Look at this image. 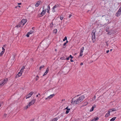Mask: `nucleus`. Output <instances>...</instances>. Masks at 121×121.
<instances>
[{
    "label": "nucleus",
    "instance_id": "72a5a7b5",
    "mask_svg": "<svg viewBox=\"0 0 121 121\" xmlns=\"http://www.w3.org/2000/svg\"><path fill=\"white\" fill-rule=\"evenodd\" d=\"M67 38L66 37H65L63 39V41H65V40H67Z\"/></svg>",
    "mask_w": 121,
    "mask_h": 121
},
{
    "label": "nucleus",
    "instance_id": "09e8293b",
    "mask_svg": "<svg viewBox=\"0 0 121 121\" xmlns=\"http://www.w3.org/2000/svg\"><path fill=\"white\" fill-rule=\"evenodd\" d=\"M109 50H108L106 51V53H108L109 52Z\"/></svg>",
    "mask_w": 121,
    "mask_h": 121
},
{
    "label": "nucleus",
    "instance_id": "0eeeda50",
    "mask_svg": "<svg viewBox=\"0 0 121 121\" xmlns=\"http://www.w3.org/2000/svg\"><path fill=\"white\" fill-rule=\"evenodd\" d=\"M121 12L118 10L116 14V16L117 17H119L121 14Z\"/></svg>",
    "mask_w": 121,
    "mask_h": 121
},
{
    "label": "nucleus",
    "instance_id": "473e14b6",
    "mask_svg": "<svg viewBox=\"0 0 121 121\" xmlns=\"http://www.w3.org/2000/svg\"><path fill=\"white\" fill-rule=\"evenodd\" d=\"M4 85V84L3 83H2V82H1L0 83V87Z\"/></svg>",
    "mask_w": 121,
    "mask_h": 121
},
{
    "label": "nucleus",
    "instance_id": "6e6552de",
    "mask_svg": "<svg viewBox=\"0 0 121 121\" xmlns=\"http://www.w3.org/2000/svg\"><path fill=\"white\" fill-rule=\"evenodd\" d=\"M46 12V11L45 9V10H43L42 12L40 14L41 15V16H40V17H42L44 15L45 13Z\"/></svg>",
    "mask_w": 121,
    "mask_h": 121
},
{
    "label": "nucleus",
    "instance_id": "4d7b16f0",
    "mask_svg": "<svg viewBox=\"0 0 121 121\" xmlns=\"http://www.w3.org/2000/svg\"><path fill=\"white\" fill-rule=\"evenodd\" d=\"M107 42H106V45L107 46H108V43H107Z\"/></svg>",
    "mask_w": 121,
    "mask_h": 121
},
{
    "label": "nucleus",
    "instance_id": "7ed1b4c3",
    "mask_svg": "<svg viewBox=\"0 0 121 121\" xmlns=\"http://www.w3.org/2000/svg\"><path fill=\"white\" fill-rule=\"evenodd\" d=\"M84 49V47H82L81 48L80 53V56H82L83 55V52Z\"/></svg>",
    "mask_w": 121,
    "mask_h": 121
},
{
    "label": "nucleus",
    "instance_id": "20e7f679",
    "mask_svg": "<svg viewBox=\"0 0 121 121\" xmlns=\"http://www.w3.org/2000/svg\"><path fill=\"white\" fill-rule=\"evenodd\" d=\"M33 93L32 92H30L26 96V98L27 99L31 97Z\"/></svg>",
    "mask_w": 121,
    "mask_h": 121
},
{
    "label": "nucleus",
    "instance_id": "774afa93",
    "mask_svg": "<svg viewBox=\"0 0 121 121\" xmlns=\"http://www.w3.org/2000/svg\"><path fill=\"white\" fill-rule=\"evenodd\" d=\"M34 28H34V27H32V29H34Z\"/></svg>",
    "mask_w": 121,
    "mask_h": 121
},
{
    "label": "nucleus",
    "instance_id": "9d476101",
    "mask_svg": "<svg viewBox=\"0 0 121 121\" xmlns=\"http://www.w3.org/2000/svg\"><path fill=\"white\" fill-rule=\"evenodd\" d=\"M92 40L93 43H94L95 41V36H92Z\"/></svg>",
    "mask_w": 121,
    "mask_h": 121
},
{
    "label": "nucleus",
    "instance_id": "13d9d810",
    "mask_svg": "<svg viewBox=\"0 0 121 121\" xmlns=\"http://www.w3.org/2000/svg\"><path fill=\"white\" fill-rule=\"evenodd\" d=\"M21 4H22V3H18V5H21Z\"/></svg>",
    "mask_w": 121,
    "mask_h": 121
},
{
    "label": "nucleus",
    "instance_id": "a878e982",
    "mask_svg": "<svg viewBox=\"0 0 121 121\" xmlns=\"http://www.w3.org/2000/svg\"><path fill=\"white\" fill-rule=\"evenodd\" d=\"M44 67V65H42V66H40L39 68V69L40 70L41 69L43 68Z\"/></svg>",
    "mask_w": 121,
    "mask_h": 121
},
{
    "label": "nucleus",
    "instance_id": "0e129e2a",
    "mask_svg": "<svg viewBox=\"0 0 121 121\" xmlns=\"http://www.w3.org/2000/svg\"><path fill=\"white\" fill-rule=\"evenodd\" d=\"M38 95H36V97H38Z\"/></svg>",
    "mask_w": 121,
    "mask_h": 121
},
{
    "label": "nucleus",
    "instance_id": "e433bc0d",
    "mask_svg": "<svg viewBox=\"0 0 121 121\" xmlns=\"http://www.w3.org/2000/svg\"><path fill=\"white\" fill-rule=\"evenodd\" d=\"M30 34L28 33V32L27 34L26 35V36H27V37H29V35H30Z\"/></svg>",
    "mask_w": 121,
    "mask_h": 121
},
{
    "label": "nucleus",
    "instance_id": "4c0bfd02",
    "mask_svg": "<svg viewBox=\"0 0 121 121\" xmlns=\"http://www.w3.org/2000/svg\"><path fill=\"white\" fill-rule=\"evenodd\" d=\"M39 5L37 4V3H36L35 5V7H38L39 6Z\"/></svg>",
    "mask_w": 121,
    "mask_h": 121
},
{
    "label": "nucleus",
    "instance_id": "49530a36",
    "mask_svg": "<svg viewBox=\"0 0 121 121\" xmlns=\"http://www.w3.org/2000/svg\"><path fill=\"white\" fill-rule=\"evenodd\" d=\"M48 9H50V6L49 5L48 6Z\"/></svg>",
    "mask_w": 121,
    "mask_h": 121
},
{
    "label": "nucleus",
    "instance_id": "58836bf2",
    "mask_svg": "<svg viewBox=\"0 0 121 121\" xmlns=\"http://www.w3.org/2000/svg\"><path fill=\"white\" fill-rule=\"evenodd\" d=\"M69 57V58H71V59L73 58V56H72L71 55H70Z\"/></svg>",
    "mask_w": 121,
    "mask_h": 121
},
{
    "label": "nucleus",
    "instance_id": "a211bd4d",
    "mask_svg": "<svg viewBox=\"0 0 121 121\" xmlns=\"http://www.w3.org/2000/svg\"><path fill=\"white\" fill-rule=\"evenodd\" d=\"M99 118L98 117L94 118L93 119L91 120V121H96L98 120Z\"/></svg>",
    "mask_w": 121,
    "mask_h": 121
},
{
    "label": "nucleus",
    "instance_id": "f3484780",
    "mask_svg": "<svg viewBox=\"0 0 121 121\" xmlns=\"http://www.w3.org/2000/svg\"><path fill=\"white\" fill-rule=\"evenodd\" d=\"M57 10V9H56L55 8H54V7H53L52 9V11L53 13L56 12Z\"/></svg>",
    "mask_w": 121,
    "mask_h": 121
},
{
    "label": "nucleus",
    "instance_id": "bf43d9fd",
    "mask_svg": "<svg viewBox=\"0 0 121 121\" xmlns=\"http://www.w3.org/2000/svg\"><path fill=\"white\" fill-rule=\"evenodd\" d=\"M110 112H111L110 111H108V112L107 113H110Z\"/></svg>",
    "mask_w": 121,
    "mask_h": 121
},
{
    "label": "nucleus",
    "instance_id": "7c9ffc66",
    "mask_svg": "<svg viewBox=\"0 0 121 121\" xmlns=\"http://www.w3.org/2000/svg\"><path fill=\"white\" fill-rule=\"evenodd\" d=\"M33 104H32V103H31V102H30L29 103V104H28V106L29 107H30V106L31 105Z\"/></svg>",
    "mask_w": 121,
    "mask_h": 121
},
{
    "label": "nucleus",
    "instance_id": "603ef678",
    "mask_svg": "<svg viewBox=\"0 0 121 121\" xmlns=\"http://www.w3.org/2000/svg\"><path fill=\"white\" fill-rule=\"evenodd\" d=\"M70 61L71 62H72L73 61V60H72L71 59L70 60Z\"/></svg>",
    "mask_w": 121,
    "mask_h": 121
},
{
    "label": "nucleus",
    "instance_id": "864d4df0",
    "mask_svg": "<svg viewBox=\"0 0 121 121\" xmlns=\"http://www.w3.org/2000/svg\"><path fill=\"white\" fill-rule=\"evenodd\" d=\"M119 11H120L121 12V7L119 9Z\"/></svg>",
    "mask_w": 121,
    "mask_h": 121
},
{
    "label": "nucleus",
    "instance_id": "b1692460",
    "mask_svg": "<svg viewBox=\"0 0 121 121\" xmlns=\"http://www.w3.org/2000/svg\"><path fill=\"white\" fill-rule=\"evenodd\" d=\"M58 120V118L57 117H56L54 118L52 120V121H56Z\"/></svg>",
    "mask_w": 121,
    "mask_h": 121
},
{
    "label": "nucleus",
    "instance_id": "ddd939ff",
    "mask_svg": "<svg viewBox=\"0 0 121 121\" xmlns=\"http://www.w3.org/2000/svg\"><path fill=\"white\" fill-rule=\"evenodd\" d=\"M119 108H112L111 109H110V110H111V111H110L111 112H112L114 111H116L118 109H119Z\"/></svg>",
    "mask_w": 121,
    "mask_h": 121
},
{
    "label": "nucleus",
    "instance_id": "ea45409f",
    "mask_svg": "<svg viewBox=\"0 0 121 121\" xmlns=\"http://www.w3.org/2000/svg\"><path fill=\"white\" fill-rule=\"evenodd\" d=\"M47 73V72H45L44 73V74H43V76H44V75H46V74L47 73Z\"/></svg>",
    "mask_w": 121,
    "mask_h": 121
},
{
    "label": "nucleus",
    "instance_id": "5fc2aeb1",
    "mask_svg": "<svg viewBox=\"0 0 121 121\" xmlns=\"http://www.w3.org/2000/svg\"><path fill=\"white\" fill-rule=\"evenodd\" d=\"M83 63L82 62L80 63V65H83Z\"/></svg>",
    "mask_w": 121,
    "mask_h": 121
},
{
    "label": "nucleus",
    "instance_id": "f8f14e48",
    "mask_svg": "<svg viewBox=\"0 0 121 121\" xmlns=\"http://www.w3.org/2000/svg\"><path fill=\"white\" fill-rule=\"evenodd\" d=\"M8 79L7 78H6L4 79L3 81H2V83H3L4 84V85L6 82L8 81Z\"/></svg>",
    "mask_w": 121,
    "mask_h": 121
},
{
    "label": "nucleus",
    "instance_id": "c85d7f7f",
    "mask_svg": "<svg viewBox=\"0 0 121 121\" xmlns=\"http://www.w3.org/2000/svg\"><path fill=\"white\" fill-rule=\"evenodd\" d=\"M4 52L2 51L0 54V56H1L4 53Z\"/></svg>",
    "mask_w": 121,
    "mask_h": 121
},
{
    "label": "nucleus",
    "instance_id": "f03ea898",
    "mask_svg": "<svg viewBox=\"0 0 121 121\" xmlns=\"http://www.w3.org/2000/svg\"><path fill=\"white\" fill-rule=\"evenodd\" d=\"M27 20L26 19H23L20 22H19L20 24L22 26H23L26 22Z\"/></svg>",
    "mask_w": 121,
    "mask_h": 121
},
{
    "label": "nucleus",
    "instance_id": "e2e57ef3",
    "mask_svg": "<svg viewBox=\"0 0 121 121\" xmlns=\"http://www.w3.org/2000/svg\"><path fill=\"white\" fill-rule=\"evenodd\" d=\"M17 7H20V6H19V5H17Z\"/></svg>",
    "mask_w": 121,
    "mask_h": 121
},
{
    "label": "nucleus",
    "instance_id": "a18cd8bd",
    "mask_svg": "<svg viewBox=\"0 0 121 121\" xmlns=\"http://www.w3.org/2000/svg\"><path fill=\"white\" fill-rule=\"evenodd\" d=\"M25 69V66H23L22 67V69L23 70Z\"/></svg>",
    "mask_w": 121,
    "mask_h": 121
},
{
    "label": "nucleus",
    "instance_id": "680f3d73",
    "mask_svg": "<svg viewBox=\"0 0 121 121\" xmlns=\"http://www.w3.org/2000/svg\"><path fill=\"white\" fill-rule=\"evenodd\" d=\"M68 41L67 40H66V42H65V43H68Z\"/></svg>",
    "mask_w": 121,
    "mask_h": 121
},
{
    "label": "nucleus",
    "instance_id": "a19ab883",
    "mask_svg": "<svg viewBox=\"0 0 121 121\" xmlns=\"http://www.w3.org/2000/svg\"><path fill=\"white\" fill-rule=\"evenodd\" d=\"M23 70L21 69V70H20V72H23Z\"/></svg>",
    "mask_w": 121,
    "mask_h": 121
},
{
    "label": "nucleus",
    "instance_id": "cd10ccee",
    "mask_svg": "<svg viewBox=\"0 0 121 121\" xmlns=\"http://www.w3.org/2000/svg\"><path fill=\"white\" fill-rule=\"evenodd\" d=\"M41 3V1L39 0L38 1L37 3L39 5Z\"/></svg>",
    "mask_w": 121,
    "mask_h": 121
},
{
    "label": "nucleus",
    "instance_id": "2f4dec72",
    "mask_svg": "<svg viewBox=\"0 0 121 121\" xmlns=\"http://www.w3.org/2000/svg\"><path fill=\"white\" fill-rule=\"evenodd\" d=\"M60 59L62 60H65V57H61Z\"/></svg>",
    "mask_w": 121,
    "mask_h": 121
},
{
    "label": "nucleus",
    "instance_id": "c9c22d12",
    "mask_svg": "<svg viewBox=\"0 0 121 121\" xmlns=\"http://www.w3.org/2000/svg\"><path fill=\"white\" fill-rule=\"evenodd\" d=\"M66 43H64V44L63 45V48H65V46H65L66 45Z\"/></svg>",
    "mask_w": 121,
    "mask_h": 121
},
{
    "label": "nucleus",
    "instance_id": "3c124183",
    "mask_svg": "<svg viewBox=\"0 0 121 121\" xmlns=\"http://www.w3.org/2000/svg\"><path fill=\"white\" fill-rule=\"evenodd\" d=\"M71 16H72V15L71 14H70L69 15V18H70Z\"/></svg>",
    "mask_w": 121,
    "mask_h": 121
},
{
    "label": "nucleus",
    "instance_id": "338daca9",
    "mask_svg": "<svg viewBox=\"0 0 121 121\" xmlns=\"http://www.w3.org/2000/svg\"><path fill=\"white\" fill-rule=\"evenodd\" d=\"M112 50V49H111L110 50V51H111Z\"/></svg>",
    "mask_w": 121,
    "mask_h": 121
},
{
    "label": "nucleus",
    "instance_id": "423d86ee",
    "mask_svg": "<svg viewBox=\"0 0 121 121\" xmlns=\"http://www.w3.org/2000/svg\"><path fill=\"white\" fill-rule=\"evenodd\" d=\"M54 95H55L53 94L52 95H51L50 96L48 97H47L45 99L46 100L50 99L52 97H53Z\"/></svg>",
    "mask_w": 121,
    "mask_h": 121
},
{
    "label": "nucleus",
    "instance_id": "bb28decb",
    "mask_svg": "<svg viewBox=\"0 0 121 121\" xmlns=\"http://www.w3.org/2000/svg\"><path fill=\"white\" fill-rule=\"evenodd\" d=\"M39 78V77L38 75H37L35 77V80L37 81L38 80V79Z\"/></svg>",
    "mask_w": 121,
    "mask_h": 121
},
{
    "label": "nucleus",
    "instance_id": "412c9836",
    "mask_svg": "<svg viewBox=\"0 0 121 121\" xmlns=\"http://www.w3.org/2000/svg\"><path fill=\"white\" fill-rule=\"evenodd\" d=\"M35 101H36V100H35V99H33L31 101V103H32V104H33L35 102Z\"/></svg>",
    "mask_w": 121,
    "mask_h": 121
},
{
    "label": "nucleus",
    "instance_id": "6e6d98bb",
    "mask_svg": "<svg viewBox=\"0 0 121 121\" xmlns=\"http://www.w3.org/2000/svg\"><path fill=\"white\" fill-rule=\"evenodd\" d=\"M28 107H29V106L28 105L26 106V108L27 109V108H28Z\"/></svg>",
    "mask_w": 121,
    "mask_h": 121
},
{
    "label": "nucleus",
    "instance_id": "393cba45",
    "mask_svg": "<svg viewBox=\"0 0 121 121\" xmlns=\"http://www.w3.org/2000/svg\"><path fill=\"white\" fill-rule=\"evenodd\" d=\"M57 32V30L56 29H54L53 31V32L55 34Z\"/></svg>",
    "mask_w": 121,
    "mask_h": 121
},
{
    "label": "nucleus",
    "instance_id": "9b49d317",
    "mask_svg": "<svg viewBox=\"0 0 121 121\" xmlns=\"http://www.w3.org/2000/svg\"><path fill=\"white\" fill-rule=\"evenodd\" d=\"M60 4H56L53 7L54 8H55L57 9V8H59L60 6Z\"/></svg>",
    "mask_w": 121,
    "mask_h": 121
},
{
    "label": "nucleus",
    "instance_id": "6ab92c4d",
    "mask_svg": "<svg viewBox=\"0 0 121 121\" xmlns=\"http://www.w3.org/2000/svg\"><path fill=\"white\" fill-rule=\"evenodd\" d=\"M95 107V106H92L90 110V112L92 111L94 109V108Z\"/></svg>",
    "mask_w": 121,
    "mask_h": 121
},
{
    "label": "nucleus",
    "instance_id": "4468645a",
    "mask_svg": "<svg viewBox=\"0 0 121 121\" xmlns=\"http://www.w3.org/2000/svg\"><path fill=\"white\" fill-rule=\"evenodd\" d=\"M53 26V22H52L50 24V26H49L50 28L51 29H52Z\"/></svg>",
    "mask_w": 121,
    "mask_h": 121
},
{
    "label": "nucleus",
    "instance_id": "69168bd1",
    "mask_svg": "<svg viewBox=\"0 0 121 121\" xmlns=\"http://www.w3.org/2000/svg\"><path fill=\"white\" fill-rule=\"evenodd\" d=\"M17 7H17V6H16L15 7V8H17Z\"/></svg>",
    "mask_w": 121,
    "mask_h": 121
},
{
    "label": "nucleus",
    "instance_id": "f257e3e1",
    "mask_svg": "<svg viewBox=\"0 0 121 121\" xmlns=\"http://www.w3.org/2000/svg\"><path fill=\"white\" fill-rule=\"evenodd\" d=\"M85 98V96L84 95H82L76 99V97H75L72 99L71 102L72 104H77L80 103Z\"/></svg>",
    "mask_w": 121,
    "mask_h": 121
},
{
    "label": "nucleus",
    "instance_id": "2eb2a0df",
    "mask_svg": "<svg viewBox=\"0 0 121 121\" xmlns=\"http://www.w3.org/2000/svg\"><path fill=\"white\" fill-rule=\"evenodd\" d=\"M96 32L95 30H92L91 33L92 36H95V33Z\"/></svg>",
    "mask_w": 121,
    "mask_h": 121
},
{
    "label": "nucleus",
    "instance_id": "5701e85b",
    "mask_svg": "<svg viewBox=\"0 0 121 121\" xmlns=\"http://www.w3.org/2000/svg\"><path fill=\"white\" fill-rule=\"evenodd\" d=\"M110 115V113H107L105 116V117H109Z\"/></svg>",
    "mask_w": 121,
    "mask_h": 121
},
{
    "label": "nucleus",
    "instance_id": "4be33fe9",
    "mask_svg": "<svg viewBox=\"0 0 121 121\" xmlns=\"http://www.w3.org/2000/svg\"><path fill=\"white\" fill-rule=\"evenodd\" d=\"M70 110V109L69 108L67 110L65 113L66 114H68L69 112V111Z\"/></svg>",
    "mask_w": 121,
    "mask_h": 121
},
{
    "label": "nucleus",
    "instance_id": "dca6fc26",
    "mask_svg": "<svg viewBox=\"0 0 121 121\" xmlns=\"http://www.w3.org/2000/svg\"><path fill=\"white\" fill-rule=\"evenodd\" d=\"M23 26H22L19 23L18 25H17L16 26V27H21V28H22Z\"/></svg>",
    "mask_w": 121,
    "mask_h": 121
},
{
    "label": "nucleus",
    "instance_id": "c756f323",
    "mask_svg": "<svg viewBox=\"0 0 121 121\" xmlns=\"http://www.w3.org/2000/svg\"><path fill=\"white\" fill-rule=\"evenodd\" d=\"M33 31L31 30L30 32H28V33L30 34H32V33H33Z\"/></svg>",
    "mask_w": 121,
    "mask_h": 121
},
{
    "label": "nucleus",
    "instance_id": "de8ad7c7",
    "mask_svg": "<svg viewBox=\"0 0 121 121\" xmlns=\"http://www.w3.org/2000/svg\"><path fill=\"white\" fill-rule=\"evenodd\" d=\"M50 9H49L48 10V11H47V13H49V11H50Z\"/></svg>",
    "mask_w": 121,
    "mask_h": 121
},
{
    "label": "nucleus",
    "instance_id": "39448f33",
    "mask_svg": "<svg viewBox=\"0 0 121 121\" xmlns=\"http://www.w3.org/2000/svg\"><path fill=\"white\" fill-rule=\"evenodd\" d=\"M109 26H107L106 28V31L107 32H108V34L109 35H111V32L109 31Z\"/></svg>",
    "mask_w": 121,
    "mask_h": 121
},
{
    "label": "nucleus",
    "instance_id": "f704fd0d",
    "mask_svg": "<svg viewBox=\"0 0 121 121\" xmlns=\"http://www.w3.org/2000/svg\"><path fill=\"white\" fill-rule=\"evenodd\" d=\"M49 68L48 67L46 69V71L45 72H46L48 73L49 71Z\"/></svg>",
    "mask_w": 121,
    "mask_h": 121
},
{
    "label": "nucleus",
    "instance_id": "052dcab7",
    "mask_svg": "<svg viewBox=\"0 0 121 121\" xmlns=\"http://www.w3.org/2000/svg\"><path fill=\"white\" fill-rule=\"evenodd\" d=\"M6 115H7V114H4V116L5 117H6Z\"/></svg>",
    "mask_w": 121,
    "mask_h": 121
},
{
    "label": "nucleus",
    "instance_id": "37998d69",
    "mask_svg": "<svg viewBox=\"0 0 121 121\" xmlns=\"http://www.w3.org/2000/svg\"><path fill=\"white\" fill-rule=\"evenodd\" d=\"M2 49L3 50L2 51H3L4 52L5 51V49L3 47L2 48Z\"/></svg>",
    "mask_w": 121,
    "mask_h": 121
},
{
    "label": "nucleus",
    "instance_id": "aec40b11",
    "mask_svg": "<svg viewBox=\"0 0 121 121\" xmlns=\"http://www.w3.org/2000/svg\"><path fill=\"white\" fill-rule=\"evenodd\" d=\"M116 117H114L110 119L111 121H114L116 118Z\"/></svg>",
    "mask_w": 121,
    "mask_h": 121
},
{
    "label": "nucleus",
    "instance_id": "1a4fd4ad",
    "mask_svg": "<svg viewBox=\"0 0 121 121\" xmlns=\"http://www.w3.org/2000/svg\"><path fill=\"white\" fill-rule=\"evenodd\" d=\"M22 75V73L19 72L18 73V74H17L15 77L16 78H17L19 77H20Z\"/></svg>",
    "mask_w": 121,
    "mask_h": 121
},
{
    "label": "nucleus",
    "instance_id": "8fccbe9b",
    "mask_svg": "<svg viewBox=\"0 0 121 121\" xmlns=\"http://www.w3.org/2000/svg\"><path fill=\"white\" fill-rule=\"evenodd\" d=\"M69 57H68L66 58V59L67 60H69Z\"/></svg>",
    "mask_w": 121,
    "mask_h": 121
},
{
    "label": "nucleus",
    "instance_id": "79ce46f5",
    "mask_svg": "<svg viewBox=\"0 0 121 121\" xmlns=\"http://www.w3.org/2000/svg\"><path fill=\"white\" fill-rule=\"evenodd\" d=\"M63 18V17H61V16H60V19L61 20H62Z\"/></svg>",
    "mask_w": 121,
    "mask_h": 121
},
{
    "label": "nucleus",
    "instance_id": "c03bdc74",
    "mask_svg": "<svg viewBox=\"0 0 121 121\" xmlns=\"http://www.w3.org/2000/svg\"><path fill=\"white\" fill-rule=\"evenodd\" d=\"M69 108V107L67 106L65 109L67 110V109H68Z\"/></svg>",
    "mask_w": 121,
    "mask_h": 121
}]
</instances>
